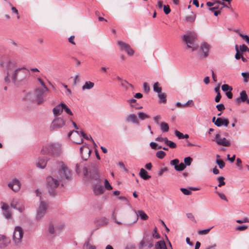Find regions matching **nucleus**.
<instances>
[{"instance_id":"nucleus-1","label":"nucleus","mask_w":249,"mask_h":249,"mask_svg":"<svg viewBox=\"0 0 249 249\" xmlns=\"http://www.w3.org/2000/svg\"><path fill=\"white\" fill-rule=\"evenodd\" d=\"M0 66L7 71V76L4 80L6 82H10L11 80L15 83L17 81H21L26 79L29 74V71L24 67L16 69L12 72L10 70L14 69L16 66V63L8 57H4L0 61Z\"/></svg>"},{"instance_id":"nucleus-2","label":"nucleus","mask_w":249,"mask_h":249,"mask_svg":"<svg viewBox=\"0 0 249 249\" xmlns=\"http://www.w3.org/2000/svg\"><path fill=\"white\" fill-rule=\"evenodd\" d=\"M57 168V170L53 172V176L56 178L60 182L70 178L71 176V171L63 162H58Z\"/></svg>"},{"instance_id":"nucleus-3","label":"nucleus","mask_w":249,"mask_h":249,"mask_svg":"<svg viewBox=\"0 0 249 249\" xmlns=\"http://www.w3.org/2000/svg\"><path fill=\"white\" fill-rule=\"evenodd\" d=\"M68 136L70 139L74 143L77 144H80L83 142L82 137L87 140H90L94 147H96L97 145L92 139L91 136L89 138L85 133L83 131H81L80 132L77 130H73L70 132L68 134Z\"/></svg>"},{"instance_id":"nucleus-4","label":"nucleus","mask_w":249,"mask_h":249,"mask_svg":"<svg viewBox=\"0 0 249 249\" xmlns=\"http://www.w3.org/2000/svg\"><path fill=\"white\" fill-rule=\"evenodd\" d=\"M196 34L194 32L187 33L183 36V40L186 44L187 47L192 49V51L196 50L198 45L196 43Z\"/></svg>"},{"instance_id":"nucleus-5","label":"nucleus","mask_w":249,"mask_h":249,"mask_svg":"<svg viewBox=\"0 0 249 249\" xmlns=\"http://www.w3.org/2000/svg\"><path fill=\"white\" fill-rule=\"evenodd\" d=\"M61 151V146L59 143H51L44 146L41 152L44 155L50 154L57 156L60 154Z\"/></svg>"},{"instance_id":"nucleus-6","label":"nucleus","mask_w":249,"mask_h":249,"mask_svg":"<svg viewBox=\"0 0 249 249\" xmlns=\"http://www.w3.org/2000/svg\"><path fill=\"white\" fill-rule=\"evenodd\" d=\"M23 236V231L20 227L17 226L15 228L13 240L15 244H18L21 242Z\"/></svg>"},{"instance_id":"nucleus-7","label":"nucleus","mask_w":249,"mask_h":249,"mask_svg":"<svg viewBox=\"0 0 249 249\" xmlns=\"http://www.w3.org/2000/svg\"><path fill=\"white\" fill-rule=\"evenodd\" d=\"M117 44L119 46L121 51H125L129 56L133 55L134 51L128 44L120 40L118 41Z\"/></svg>"},{"instance_id":"nucleus-8","label":"nucleus","mask_w":249,"mask_h":249,"mask_svg":"<svg viewBox=\"0 0 249 249\" xmlns=\"http://www.w3.org/2000/svg\"><path fill=\"white\" fill-rule=\"evenodd\" d=\"M49 90H44V89L37 88L35 90V98L38 104H40L44 101L43 95Z\"/></svg>"},{"instance_id":"nucleus-9","label":"nucleus","mask_w":249,"mask_h":249,"mask_svg":"<svg viewBox=\"0 0 249 249\" xmlns=\"http://www.w3.org/2000/svg\"><path fill=\"white\" fill-rule=\"evenodd\" d=\"M60 181L56 178L52 176L48 177L47 178V184L48 187L51 189H53L57 187L59 184Z\"/></svg>"},{"instance_id":"nucleus-10","label":"nucleus","mask_w":249,"mask_h":249,"mask_svg":"<svg viewBox=\"0 0 249 249\" xmlns=\"http://www.w3.org/2000/svg\"><path fill=\"white\" fill-rule=\"evenodd\" d=\"M213 141L219 145L229 146L231 144L230 142L225 138H221L219 133L215 134V138Z\"/></svg>"},{"instance_id":"nucleus-11","label":"nucleus","mask_w":249,"mask_h":249,"mask_svg":"<svg viewBox=\"0 0 249 249\" xmlns=\"http://www.w3.org/2000/svg\"><path fill=\"white\" fill-rule=\"evenodd\" d=\"M47 208L48 206L46 203L41 201L37 212L36 218L37 219H40L45 214Z\"/></svg>"},{"instance_id":"nucleus-12","label":"nucleus","mask_w":249,"mask_h":249,"mask_svg":"<svg viewBox=\"0 0 249 249\" xmlns=\"http://www.w3.org/2000/svg\"><path fill=\"white\" fill-rule=\"evenodd\" d=\"M80 152L81 157L84 160H87L89 157L91 152V149L89 147L87 144L83 145L80 148Z\"/></svg>"},{"instance_id":"nucleus-13","label":"nucleus","mask_w":249,"mask_h":249,"mask_svg":"<svg viewBox=\"0 0 249 249\" xmlns=\"http://www.w3.org/2000/svg\"><path fill=\"white\" fill-rule=\"evenodd\" d=\"M211 46L206 42H203L200 45V50L202 52V56L206 57L208 56Z\"/></svg>"},{"instance_id":"nucleus-14","label":"nucleus","mask_w":249,"mask_h":249,"mask_svg":"<svg viewBox=\"0 0 249 249\" xmlns=\"http://www.w3.org/2000/svg\"><path fill=\"white\" fill-rule=\"evenodd\" d=\"M10 205L11 207L18 209L20 212H22L24 210V207L21 202L16 199H13L10 203Z\"/></svg>"},{"instance_id":"nucleus-15","label":"nucleus","mask_w":249,"mask_h":249,"mask_svg":"<svg viewBox=\"0 0 249 249\" xmlns=\"http://www.w3.org/2000/svg\"><path fill=\"white\" fill-rule=\"evenodd\" d=\"M8 186L14 192H18L20 189V183L18 180L14 179L8 184Z\"/></svg>"},{"instance_id":"nucleus-16","label":"nucleus","mask_w":249,"mask_h":249,"mask_svg":"<svg viewBox=\"0 0 249 249\" xmlns=\"http://www.w3.org/2000/svg\"><path fill=\"white\" fill-rule=\"evenodd\" d=\"M127 103L129 104L131 107L136 109L142 108V107L137 102L134 98L129 99L127 100Z\"/></svg>"},{"instance_id":"nucleus-17","label":"nucleus","mask_w":249,"mask_h":249,"mask_svg":"<svg viewBox=\"0 0 249 249\" xmlns=\"http://www.w3.org/2000/svg\"><path fill=\"white\" fill-rule=\"evenodd\" d=\"M64 103H61L60 104L56 105L53 109V112L55 116H57L60 115L63 110V105Z\"/></svg>"},{"instance_id":"nucleus-18","label":"nucleus","mask_w":249,"mask_h":249,"mask_svg":"<svg viewBox=\"0 0 249 249\" xmlns=\"http://www.w3.org/2000/svg\"><path fill=\"white\" fill-rule=\"evenodd\" d=\"M10 242V240L4 235L0 234V247L4 248L6 247Z\"/></svg>"},{"instance_id":"nucleus-19","label":"nucleus","mask_w":249,"mask_h":249,"mask_svg":"<svg viewBox=\"0 0 249 249\" xmlns=\"http://www.w3.org/2000/svg\"><path fill=\"white\" fill-rule=\"evenodd\" d=\"M47 160L46 158H39L36 162V165L37 167L43 169L47 164Z\"/></svg>"},{"instance_id":"nucleus-20","label":"nucleus","mask_w":249,"mask_h":249,"mask_svg":"<svg viewBox=\"0 0 249 249\" xmlns=\"http://www.w3.org/2000/svg\"><path fill=\"white\" fill-rule=\"evenodd\" d=\"M93 192L96 195H99L104 193V189L102 185L96 184L93 188Z\"/></svg>"},{"instance_id":"nucleus-21","label":"nucleus","mask_w":249,"mask_h":249,"mask_svg":"<svg viewBox=\"0 0 249 249\" xmlns=\"http://www.w3.org/2000/svg\"><path fill=\"white\" fill-rule=\"evenodd\" d=\"M94 86V83L90 81H86L82 87V89L83 91L86 90H90Z\"/></svg>"},{"instance_id":"nucleus-22","label":"nucleus","mask_w":249,"mask_h":249,"mask_svg":"<svg viewBox=\"0 0 249 249\" xmlns=\"http://www.w3.org/2000/svg\"><path fill=\"white\" fill-rule=\"evenodd\" d=\"M230 121L226 118H218L214 122V124H229Z\"/></svg>"},{"instance_id":"nucleus-23","label":"nucleus","mask_w":249,"mask_h":249,"mask_svg":"<svg viewBox=\"0 0 249 249\" xmlns=\"http://www.w3.org/2000/svg\"><path fill=\"white\" fill-rule=\"evenodd\" d=\"M127 122H131L134 124L138 123V119L137 116L134 114H131L127 115L126 118Z\"/></svg>"},{"instance_id":"nucleus-24","label":"nucleus","mask_w":249,"mask_h":249,"mask_svg":"<svg viewBox=\"0 0 249 249\" xmlns=\"http://www.w3.org/2000/svg\"><path fill=\"white\" fill-rule=\"evenodd\" d=\"M147 172L143 168H142L140 170V172L139 173V175L141 178L144 180H147L151 178V176L148 175Z\"/></svg>"},{"instance_id":"nucleus-25","label":"nucleus","mask_w":249,"mask_h":249,"mask_svg":"<svg viewBox=\"0 0 249 249\" xmlns=\"http://www.w3.org/2000/svg\"><path fill=\"white\" fill-rule=\"evenodd\" d=\"M7 8L9 7L11 8L12 13L13 14H15L17 16V18L18 19L20 18V16L18 11L15 7L13 6L12 4L10 2L7 3Z\"/></svg>"},{"instance_id":"nucleus-26","label":"nucleus","mask_w":249,"mask_h":249,"mask_svg":"<svg viewBox=\"0 0 249 249\" xmlns=\"http://www.w3.org/2000/svg\"><path fill=\"white\" fill-rule=\"evenodd\" d=\"M240 97L236 99L237 102L239 103L240 101L245 102L247 100L248 96L245 90L242 91L240 93Z\"/></svg>"},{"instance_id":"nucleus-27","label":"nucleus","mask_w":249,"mask_h":249,"mask_svg":"<svg viewBox=\"0 0 249 249\" xmlns=\"http://www.w3.org/2000/svg\"><path fill=\"white\" fill-rule=\"evenodd\" d=\"M155 248L156 249H167L165 243L162 240L158 241L156 244Z\"/></svg>"},{"instance_id":"nucleus-28","label":"nucleus","mask_w":249,"mask_h":249,"mask_svg":"<svg viewBox=\"0 0 249 249\" xmlns=\"http://www.w3.org/2000/svg\"><path fill=\"white\" fill-rule=\"evenodd\" d=\"M52 123L53 124H65L66 123L62 118L56 116Z\"/></svg>"},{"instance_id":"nucleus-29","label":"nucleus","mask_w":249,"mask_h":249,"mask_svg":"<svg viewBox=\"0 0 249 249\" xmlns=\"http://www.w3.org/2000/svg\"><path fill=\"white\" fill-rule=\"evenodd\" d=\"M137 214L142 220H146L148 218V215L142 211H138Z\"/></svg>"},{"instance_id":"nucleus-30","label":"nucleus","mask_w":249,"mask_h":249,"mask_svg":"<svg viewBox=\"0 0 249 249\" xmlns=\"http://www.w3.org/2000/svg\"><path fill=\"white\" fill-rule=\"evenodd\" d=\"M162 88L159 82H156L153 85V90L157 93L161 92Z\"/></svg>"},{"instance_id":"nucleus-31","label":"nucleus","mask_w":249,"mask_h":249,"mask_svg":"<svg viewBox=\"0 0 249 249\" xmlns=\"http://www.w3.org/2000/svg\"><path fill=\"white\" fill-rule=\"evenodd\" d=\"M164 143L171 148H175L177 147V145L174 142L169 141L167 138L164 139Z\"/></svg>"},{"instance_id":"nucleus-32","label":"nucleus","mask_w":249,"mask_h":249,"mask_svg":"<svg viewBox=\"0 0 249 249\" xmlns=\"http://www.w3.org/2000/svg\"><path fill=\"white\" fill-rule=\"evenodd\" d=\"M175 135L179 139H188L189 138V136L187 134L184 135L182 133L180 132L178 130L175 131Z\"/></svg>"},{"instance_id":"nucleus-33","label":"nucleus","mask_w":249,"mask_h":249,"mask_svg":"<svg viewBox=\"0 0 249 249\" xmlns=\"http://www.w3.org/2000/svg\"><path fill=\"white\" fill-rule=\"evenodd\" d=\"M158 94V97L159 98V102L160 103H165L166 101V95L164 93L160 92Z\"/></svg>"},{"instance_id":"nucleus-34","label":"nucleus","mask_w":249,"mask_h":249,"mask_svg":"<svg viewBox=\"0 0 249 249\" xmlns=\"http://www.w3.org/2000/svg\"><path fill=\"white\" fill-rule=\"evenodd\" d=\"M138 115L139 118L142 120L148 119L149 117L146 113L143 112H139Z\"/></svg>"},{"instance_id":"nucleus-35","label":"nucleus","mask_w":249,"mask_h":249,"mask_svg":"<svg viewBox=\"0 0 249 249\" xmlns=\"http://www.w3.org/2000/svg\"><path fill=\"white\" fill-rule=\"evenodd\" d=\"M186 167V165L183 162L179 163L178 166L175 167V170L178 171H183Z\"/></svg>"},{"instance_id":"nucleus-36","label":"nucleus","mask_w":249,"mask_h":249,"mask_svg":"<svg viewBox=\"0 0 249 249\" xmlns=\"http://www.w3.org/2000/svg\"><path fill=\"white\" fill-rule=\"evenodd\" d=\"M222 90L224 92L229 91V90H232V88L231 86H230L228 84H224L221 87Z\"/></svg>"},{"instance_id":"nucleus-37","label":"nucleus","mask_w":249,"mask_h":249,"mask_svg":"<svg viewBox=\"0 0 249 249\" xmlns=\"http://www.w3.org/2000/svg\"><path fill=\"white\" fill-rule=\"evenodd\" d=\"M63 110H64L66 112V113H67L70 116H73V114L72 112H71V110L67 106V105L65 103L63 105Z\"/></svg>"},{"instance_id":"nucleus-38","label":"nucleus","mask_w":249,"mask_h":249,"mask_svg":"<svg viewBox=\"0 0 249 249\" xmlns=\"http://www.w3.org/2000/svg\"><path fill=\"white\" fill-rule=\"evenodd\" d=\"M235 50H236V54L235 55V58L236 59H239L242 57V54L241 53H239V50L238 47L237 45L235 46Z\"/></svg>"},{"instance_id":"nucleus-39","label":"nucleus","mask_w":249,"mask_h":249,"mask_svg":"<svg viewBox=\"0 0 249 249\" xmlns=\"http://www.w3.org/2000/svg\"><path fill=\"white\" fill-rule=\"evenodd\" d=\"M83 249H95L96 248L94 246L90 245L89 244V242H87L84 245Z\"/></svg>"},{"instance_id":"nucleus-40","label":"nucleus","mask_w":249,"mask_h":249,"mask_svg":"<svg viewBox=\"0 0 249 249\" xmlns=\"http://www.w3.org/2000/svg\"><path fill=\"white\" fill-rule=\"evenodd\" d=\"M196 19V16L194 14H192L190 16H187L186 17V21L190 22H193L195 21Z\"/></svg>"},{"instance_id":"nucleus-41","label":"nucleus","mask_w":249,"mask_h":249,"mask_svg":"<svg viewBox=\"0 0 249 249\" xmlns=\"http://www.w3.org/2000/svg\"><path fill=\"white\" fill-rule=\"evenodd\" d=\"M224 178L223 177H219L217 178V180L219 182L218 187H221L223 185L225 184V182L224 181Z\"/></svg>"},{"instance_id":"nucleus-42","label":"nucleus","mask_w":249,"mask_h":249,"mask_svg":"<svg viewBox=\"0 0 249 249\" xmlns=\"http://www.w3.org/2000/svg\"><path fill=\"white\" fill-rule=\"evenodd\" d=\"M165 153L163 151H159L156 153V156L157 158L160 159H163L165 157Z\"/></svg>"},{"instance_id":"nucleus-43","label":"nucleus","mask_w":249,"mask_h":249,"mask_svg":"<svg viewBox=\"0 0 249 249\" xmlns=\"http://www.w3.org/2000/svg\"><path fill=\"white\" fill-rule=\"evenodd\" d=\"M3 214L5 217L7 219H10L12 217V213L8 210L3 211Z\"/></svg>"},{"instance_id":"nucleus-44","label":"nucleus","mask_w":249,"mask_h":249,"mask_svg":"<svg viewBox=\"0 0 249 249\" xmlns=\"http://www.w3.org/2000/svg\"><path fill=\"white\" fill-rule=\"evenodd\" d=\"M216 162L218 165L220 169H222V168H223L224 167V166H225V163H224V162L222 160L217 159L216 160Z\"/></svg>"},{"instance_id":"nucleus-45","label":"nucleus","mask_w":249,"mask_h":249,"mask_svg":"<svg viewBox=\"0 0 249 249\" xmlns=\"http://www.w3.org/2000/svg\"><path fill=\"white\" fill-rule=\"evenodd\" d=\"M38 81L39 82L40 85L42 87V89H44V90H49L48 88L46 86L45 83L40 78L37 79Z\"/></svg>"},{"instance_id":"nucleus-46","label":"nucleus","mask_w":249,"mask_h":249,"mask_svg":"<svg viewBox=\"0 0 249 249\" xmlns=\"http://www.w3.org/2000/svg\"><path fill=\"white\" fill-rule=\"evenodd\" d=\"M180 190L182 192V193L185 195L188 196L191 195L192 194L191 191L188 189L182 188L180 189Z\"/></svg>"},{"instance_id":"nucleus-47","label":"nucleus","mask_w":249,"mask_h":249,"mask_svg":"<svg viewBox=\"0 0 249 249\" xmlns=\"http://www.w3.org/2000/svg\"><path fill=\"white\" fill-rule=\"evenodd\" d=\"M241 75L243 77L244 82L245 83L248 82V77L249 76V72H242Z\"/></svg>"},{"instance_id":"nucleus-48","label":"nucleus","mask_w":249,"mask_h":249,"mask_svg":"<svg viewBox=\"0 0 249 249\" xmlns=\"http://www.w3.org/2000/svg\"><path fill=\"white\" fill-rule=\"evenodd\" d=\"M240 51L241 53L245 52H249V49L248 47L245 45V44H243L242 45H240Z\"/></svg>"},{"instance_id":"nucleus-49","label":"nucleus","mask_w":249,"mask_h":249,"mask_svg":"<svg viewBox=\"0 0 249 249\" xmlns=\"http://www.w3.org/2000/svg\"><path fill=\"white\" fill-rule=\"evenodd\" d=\"M0 204L1 208L3 210V211H7L9 209V205L8 204L1 202L0 203Z\"/></svg>"},{"instance_id":"nucleus-50","label":"nucleus","mask_w":249,"mask_h":249,"mask_svg":"<svg viewBox=\"0 0 249 249\" xmlns=\"http://www.w3.org/2000/svg\"><path fill=\"white\" fill-rule=\"evenodd\" d=\"M105 187L107 190H111L112 188L107 179L105 180Z\"/></svg>"},{"instance_id":"nucleus-51","label":"nucleus","mask_w":249,"mask_h":249,"mask_svg":"<svg viewBox=\"0 0 249 249\" xmlns=\"http://www.w3.org/2000/svg\"><path fill=\"white\" fill-rule=\"evenodd\" d=\"M184 161L185 162V165L189 166L191 164L192 161V159L190 157H188L184 159Z\"/></svg>"},{"instance_id":"nucleus-52","label":"nucleus","mask_w":249,"mask_h":249,"mask_svg":"<svg viewBox=\"0 0 249 249\" xmlns=\"http://www.w3.org/2000/svg\"><path fill=\"white\" fill-rule=\"evenodd\" d=\"M143 89L144 91H145L146 92H148L149 91V90H150L149 86L146 82H144L143 84Z\"/></svg>"},{"instance_id":"nucleus-53","label":"nucleus","mask_w":249,"mask_h":249,"mask_svg":"<svg viewBox=\"0 0 249 249\" xmlns=\"http://www.w3.org/2000/svg\"><path fill=\"white\" fill-rule=\"evenodd\" d=\"M179 161L177 159L173 160H172L170 161V164L171 165L174 166L175 168L176 166H178V164H179Z\"/></svg>"},{"instance_id":"nucleus-54","label":"nucleus","mask_w":249,"mask_h":249,"mask_svg":"<svg viewBox=\"0 0 249 249\" xmlns=\"http://www.w3.org/2000/svg\"><path fill=\"white\" fill-rule=\"evenodd\" d=\"M239 35L243 39L245 40L247 43L249 44V37L247 35H244L241 33H239Z\"/></svg>"},{"instance_id":"nucleus-55","label":"nucleus","mask_w":249,"mask_h":249,"mask_svg":"<svg viewBox=\"0 0 249 249\" xmlns=\"http://www.w3.org/2000/svg\"><path fill=\"white\" fill-rule=\"evenodd\" d=\"M163 11L165 14L167 15L169 14L171 12L170 8L168 5H164L163 6Z\"/></svg>"},{"instance_id":"nucleus-56","label":"nucleus","mask_w":249,"mask_h":249,"mask_svg":"<svg viewBox=\"0 0 249 249\" xmlns=\"http://www.w3.org/2000/svg\"><path fill=\"white\" fill-rule=\"evenodd\" d=\"M216 194L221 199L228 201L226 196L223 193L216 192Z\"/></svg>"},{"instance_id":"nucleus-57","label":"nucleus","mask_w":249,"mask_h":249,"mask_svg":"<svg viewBox=\"0 0 249 249\" xmlns=\"http://www.w3.org/2000/svg\"><path fill=\"white\" fill-rule=\"evenodd\" d=\"M212 228L206 230L199 231L198 232L199 234H206L209 233Z\"/></svg>"},{"instance_id":"nucleus-58","label":"nucleus","mask_w":249,"mask_h":249,"mask_svg":"<svg viewBox=\"0 0 249 249\" xmlns=\"http://www.w3.org/2000/svg\"><path fill=\"white\" fill-rule=\"evenodd\" d=\"M153 236L154 238L156 239H159L160 238V234L157 232V228H155L154 230V233L153 234Z\"/></svg>"},{"instance_id":"nucleus-59","label":"nucleus","mask_w":249,"mask_h":249,"mask_svg":"<svg viewBox=\"0 0 249 249\" xmlns=\"http://www.w3.org/2000/svg\"><path fill=\"white\" fill-rule=\"evenodd\" d=\"M216 108L218 111H222L225 109V107L222 104L217 105L216 106Z\"/></svg>"},{"instance_id":"nucleus-60","label":"nucleus","mask_w":249,"mask_h":249,"mask_svg":"<svg viewBox=\"0 0 249 249\" xmlns=\"http://www.w3.org/2000/svg\"><path fill=\"white\" fill-rule=\"evenodd\" d=\"M236 222L240 224L243 223H248L249 222V220L248 218H244L242 220H237Z\"/></svg>"},{"instance_id":"nucleus-61","label":"nucleus","mask_w":249,"mask_h":249,"mask_svg":"<svg viewBox=\"0 0 249 249\" xmlns=\"http://www.w3.org/2000/svg\"><path fill=\"white\" fill-rule=\"evenodd\" d=\"M79 81V74H76L74 77V79H73V84L74 85H76L77 82H78Z\"/></svg>"},{"instance_id":"nucleus-62","label":"nucleus","mask_w":249,"mask_h":249,"mask_svg":"<svg viewBox=\"0 0 249 249\" xmlns=\"http://www.w3.org/2000/svg\"><path fill=\"white\" fill-rule=\"evenodd\" d=\"M161 130L163 132H167L169 130L168 125H161Z\"/></svg>"},{"instance_id":"nucleus-63","label":"nucleus","mask_w":249,"mask_h":249,"mask_svg":"<svg viewBox=\"0 0 249 249\" xmlns=\"http://www.w3.org/2000/svg\"><path fill=\"white\" fill-rule=\"evenodd\" d=\"M161 119V117L160 116V115H157V116H155L154 117H153V119L155 121V123L157 124H158L159 123V121Z\"/></svg>"},{"instance_id":"nucleus-64","label":"nucleus","mask_w":249,"mask_h":249,"mask_svg":"<svg viewBox=\"0 0 249 249\" xmlns=\"http://www.w3.org/2000/svg\"><path fill=\"white\" fill-rule=\"evenodd\" d=\"M231 91L232 90H229V91L226 92V95L229 99H231L232 98V93Z\"/></svg>"}]
</instances>
